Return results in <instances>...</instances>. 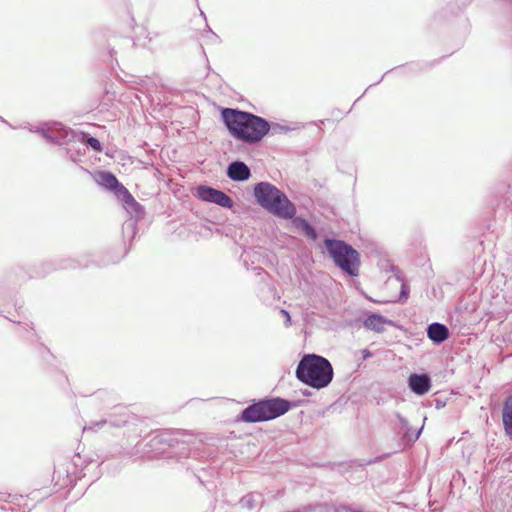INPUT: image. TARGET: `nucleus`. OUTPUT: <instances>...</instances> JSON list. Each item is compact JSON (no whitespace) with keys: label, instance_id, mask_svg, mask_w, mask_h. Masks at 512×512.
<instances>
[{"label":"nucleus","instance_id":"nucleus-10","mask_svg":"<svg viewBox=\"0 0 512 512\" xmlns=\"http://www.w3.org/2000/svg\"><path fill=\"white\" fill-rule=\"evenodd\" d=\"M117 198L121 201L127 213L131 216V221L126 223V226L134 229L136 222L142 219L145 215L144 207L134 199L128 189L122 191L121 196Z\"/></svg>","mask_w":512,"mask_h":512},{"label":"nucleus","instance_id":"nucleus-26","mask_svg":"<svg viewBox=\"0 0 512 512\" xmlns=\"http://www.w3.org/2000/svg\"><path fill=\"white\" fill-rule=\"evenodd\" d=\"M409 296V287L406 284L401 285L399 302H405Z\"/></svg>","mask_w":512,"mask_h":512},{"label":"nucleus","instance_id":"nucleus-16","mask_svg":"<svg viewBox=\"0 0 512 512\" xmlns=\"http://www.w3.org/2000/svg\"><path fill=\"white\" fill-rule=\"evenodd\" d=\"M395 417L399 421V426L397 427L398 433L402 434L403 439L408 443H414L421 435L423 430V426L418 429L415 435H410L411 426L406 418H404L400 413H395Z\"/></svg>","mask_w":512,"mask_h":512},{"label":"nucleus","instance_id":"nucleus-7","mask_svg":"<svg viewBox=\"0 0 512 512\" xmlns=\"http://www.w3.org/2000/svg\"><path fill=\"white\" fill-rule=\"evenodd\" d=\"M90 263L87 259L83 260H75V259H68L63 260L57 265L54 263H43L40 265V271L35 272V274H30L27 277L25 276V271L23 268L19 267L16 269H13L8 275V281L16 279V282H25L28 278H38V277H44L47 274H49L51 271L55 269H68V268H86L89 267Z\"/></svg>","mask_w":512,"mask_h":512},{"label":"nucleus","instance_id":"nucleus-3","mask_svg":"<svg viewBox=\"0 0 512 512\" xmlns=\"http://www.w3.org/2000/svg\"><path fill=\"white\" fill-rule=\"evenodd\" d=\"M29 131L35 132L46 139L48 142L63 146L64 144H80L92 148L95 152L102 151L100 141L89 134L76 132L61 123L54 122L52 124L43 123L37 127L30 126Z\"/></svg>","mask_w":512,"mask_h":512},{"label":"nucleus","instance_id":"nucleus-36","mask_svg":"<svg viewBox=\"0 0 512 512\" xmlns=\"http://www.w3.org/2000/svg\"><path fill=\"white\" fill-rule=\"evenodd\" d=\"M382 79H384V75L381 76V79H379V81H377V84H380V82H382Z\"/></svg>","mask_w":512,"mask_h":512},{"label":"nucleus","instance_id":"nucleus-38","mask_svg":"<svg viewBox=\"0 0 512 512\" xmlns=\"http://www.w3.org/2000/svg\"><path fill=\"white\" fill-rule=\"evenodd\" d=\"M382 79H384V75L381 76V79H379V81H377V84H380V82H382Z\"/></svg>","mask_w":512,"mask_h":512},{"label":"nucleus","instance_id":"nucleus-28","mask_svg":"<svg viewBox=\"0 0 512 512\" xmlns=\"http://www.w3.org/2000/svg\"><path fill=\"white\" fill-rule=\"evenodd\" d=\"M360 352L363 360L369 359L373 356L372 352L367 348L362 349Z\"/></svg>","mask_w":512,"mask_h":512},{"label":"nucleus","instance_id":"nucleus-27","mask_svg":"<svg viewBox=\"0 0 512 512\" xmlns=\"http://www.w3.org/2000/svg\"><path fill=\"white\" fill-rule=\"evenodd\" d=\"M134 44L135 43H134L133 39L130 37H125L122 39V45L126 48L133 47Z\"/></svg>","mask_w":512,"mask_h":512},{"label":"nucleus","instance_id":"nucleus-20","mask_svg":"<svg viewBox=\"0 0 512 512\" xmlns=\"http://www.w3.org/2000/svg\"><path fill=\"white\" fill-rule=\"evenodd\" d=\"M294 224L298 229H301L305 236L313 241L317 240L318 233L313 225L306 219L301 217H296L294 219Z\"/></svg>","mask_w":512,"mask_h":512},{"label":"nucleus","instance_id":"nucleus-15","mask_svg":"<svg viewBox=\"0 0 512 512\" xmlns=\"http://www.w3.org/2000/svg\"><path fill=\"white\" fill-rule=\"evenodd\" d=\"M391 321L379 313L371 312L365 318L363 325L365 328L375 331L377 333L385 330V325L390 324Z\"/></svg>","mask_w":512,"mask_h":512},{"label":"nucleus","instance_id":"nucleus-35","mask_svg":"<svg viewBox=\"0 0 512 512\" xmlns=\"http://www.w3.org/2000/svg\"><path fill=\"white\" fill-rule=\"evenodd\" d=\"M415 433H416V431H413V429L411 428L410 435L413 436V435H415Z\"/></svg>","mask_w":512,"mask_h":512},{"label":"nucleus","instance_id":"nucleus-29","mask_svg":"<svg viewBox=\"0 0 512 512\" xmlns=\"http://www.w3.org/2000/svg\"><path fill=\"white\" fill-rule=\"evenodd\" d=\"M281 313L284 315V318H286V326H289L291 323V316H290L289 312L285 309H282Z\"/></svg>","mask_w":512,"mask_h":512},{"label":"nucleus","instance_id":"nucleus-34","mask_svg":"<svg viewBox=\"0 0 512 512\" xmlns=\"http://www.w3.org/2000/svg\"><path fill=\"white\" fill-rule=\"evenodd\" d=\"M0 122L8 124V122L2 116H0Z\"/></svg>","mask_w":512,"mask_h":512},{"label":"nucleus","instance_id":"nucleus-5","mask_svg":"<svg viewBox=\"0 0 512 512\" xmlns=\"http://www.w3.org/2000/svg\"><path fill=\"white\" fill-rule=\"evenodd\" d=\"M256 202L269 213L282 219H292L296 207L286 194L269 182H259L253 191Z\"/></svg>","mask_w":512,"mask_h":512},{"label":"nucleus","instance_id":"nucleus-11","mask_svg":"<svg viewBox=\"0 0 512 512\" xmlns=\"http://www.w3.org/2000/svg\"><path fill=\"white\" fill-rule=\"evenodd\" d=\"M95 180L100 186L113 192L116 197H120L122 191H125L127 189L118 181L117 177L110 171L97 172Z\"/></svg>","mask_w":512,"mask_h":512},{"label":"nucleus","instance_id":"nucleus-4","mask_svg":"<svg viewBox=\"0 0 512 512\" xmlns=\"http://www.w3.org/2000/svg\"><path fill=\"white\" fill-rule=\"evenodd\" d=\"M295 406L290 400L281 397L254 399L237 415L236 421L242 423L266 422L284 415Z\"/></svg>","mask_w":512,"mask_h":512},{"label":"nucleus","instance_id":"nucleus-33","mask_svg":"<svg viewBox=\"0 0 512 512\" xmlns=\"http://www.w3.org/2000/svg\"><path fill=\"white\" fill-rule=\"evenodd\" d=\"M417 66H418L417 64L412 63V64H410L409 66H407L406 68H415V67H417Z\"/></svg>","mask_w":512,"mask_h":512},{"label":"nucleus","instance_id":"nucleus-32","mask_svg":"<svg viewBox=\"0 0 512 512\" xmlns=\"http://www.w3.org/2000/svg\"><path fill=\"white\" fill-rule=\"evenodd\" d=\"M31 495H32L31 499H33V500H34V499H36V497H37V492H32V493H31Z\"/></svg>","mask_w":512,"mask_h":512},{"label":"nucleus","instance_id":"nucleus-12","mask_svg":"<svg viewBox=\"0 0 512 512\" xmlns=\"http://www.w3.org/2000/svg\"><path fill=\"white\" fill-rule=\"evenodd\" d=\"M407 384L409 389L416 395L422 396L431 388V377L427 373H411L408 376Z\"/></svg>","mask_w":512,"mask_h":512},{"label":"nucleus","instance_id":"nucleus-6","mask_svg":"<svg viewBox=\"0 0 512 512\" xmlns=\"http://www.w3.org/2000/svg\"><path fill=\"white\" fill-rule=\"evenodd\" d=\"M324 246L335 266L351 277L359 275L360 254L343 240L325 238Z\"/></svg>","mask_w":512,"mask_h":512},{"label":"nucleus","instance_id":"nucleus-14","mask_svg":"<svg viewBox=\"0 0 512 512\" xmlns=\"http://www.w3.org/2000/svg\"><path fill=\"white\" fill-rule=\"evenodd\" d=\"M449 329L446 325L434 322L427 327V336L435 344H441L449 338Z\"/></svg>","mask_w":512,"mask_h":512},{"label":"nucleus","instance_id":"nucleus-37","mask_svg":"<svg viewBox=\"0 0 512 512\" xmlns=\"http://www.w3.org/2000/svg\"><path fill=\"white\" fill-rule=\"evenodd\" d=\"M382 79H384V75L381 76V79H379V81H377V84H380V82H382Z\"/></svg>","mask_w":512,"mask_h":512},{"label":"nucleus","instance_id":"nucleus-9","mask_svg":"<svg viewBox=\"0 0 512 512\" xmlns=\"http://www.w3.org/2000/svg\"><path fill=\"white\" fill-rule=\"evenodd\" d=\"M197 196L200 200L217 204L223 208L230 209L233 206L232 198L225 192L207 185H200L197 188Z\"/></svg>","mask_w":512,"mask_h":512},{"label":"nucleus","instance_id":"nucleus-19","mask_svg":"<svg viewBox=\"0 0 512 512\" xmlns=\"http://www.w3.org/2000/svg\"><path fill=\"white\" fill-rule=\"evenodd\" d=\"M65 155L74 163L80 162V157L85 154V148L80 144H64L60 146Z\"/></svg>","mask_w":512,"mask_h":512},{"label":"nucleus","instance_id":"nucleus-17","mask_svg":"<svg viewBox=\"0 0 512 512\" xmlns=\"http://www.w3.org/2000/svg\"><path fill=\"white\" fill-rule=\"evenodd\" d=\"M502 423L505 434L512 439V395L508 396L504 401Z\"/></svg>","mask_w":512,"mask_h":512},{"label":"nucleus","instance_id":"nucleus-22","mask_svg":"<svg viewBox=\"0 0 512 512\" xmlns=\"http://www.w3.org/2000/svg\"><path fill=\"white\" fill-rule=\"evenodd\" d=\"M335 512H363V510L355 504H340L335 507Z\"/></svg>","mask_w":512,"mask_h":512},{"label":"nucleus","instance_id":"nucleus-24","mask_svg":"<svg viewBox=\"0 0 512 512\" xmlns=\"http://www.w3.org/2000/svg\"><path fill=\"white\" fill-rule=\"evenodd\" d=\"M121 257L120 256H112L110 255V253H107L103 258L102 260L97 263V265L99 267H104V266H108L110 264H115V263H118L120 261Z\"/></svg>","mask_w":512,"mask_h":512},{"label":"nucleus","instance_id":"nucleus-2","mask_svg":"<svg viewBox=\"0 0 512 512\" xmlns=\"http://www.w3.org/2000/svg\"><path fill=\"white\" fill-rule=\"evenodd\" d=\"M296 378L303 384L320 390L333 380L334 371L330 361L314 353L305 354L297 364Z\"/></svg>","mask_w":512,"mask_h":512},{"label":"nucleus","instance_id":"nucleus-8","mask_svg":"<svg viewBox=\"0 0 512 512\" xmlns=\"http://www.w3.org/2000/svg\"><path fill=\"white\" fill-rule=\"evenodd\" d=\"M149 447L151 450L162 449L167 447H176L180 443L186 444L189 442L187 437H191L186 431L183 430H157L150 435Z\"/></svg>","mask_w":512,"mask_h":512},{"label":"nucleus","instance_id":"nucleus-1","mask_svg":"<svg viewBox=\"0 0 512 512\" xmlns=\"http://www.w3.org/2000/svg\"><path fill=\"white\" fill-rule=\"evenodd\" d=\"M221 117L229 133L244 143L256 144L270 132L268 120L247 111L222 108Z\"/></svg>","mask_w":512,"mask_h":512},{"label":"nucleus","instance_id":"nucleus-30","mask_svg":"<svg viewBox=\"0 0 512 512\" xmlns=\"http://www.w3.org/2000/svg\"><path fill=\"white\" fill-rule=\"evenodd\" d=\"M381 458L382 457H377L375 459H371V460L365 461L361 465H369V464L375 463V462L379 461Z\"/></svg>","mask_w":512,"mask_h":512},{"label":"nucleus","instance_id":"nucleus-25","mask_svg":"<svg viewBox=\"0 0 512 512\" xmlns=\"http://www.w3.org/2000/svg\"><path fill=\"white\" fill-rule=\"evenodd\" d=\"M108 424L107 419H101L99 421L91 422L89 425L84 426L83 431H97Z\"/></svg>","mask_w":512,"mask_h":512},{"label":"nucleus","instance_id":"nucleus-21","mask_svg":"<svg viewBox=\"0 0 512 512\" xmlns=\"http://www.w3.org/2000/svg\"><path fill=\"white\" fill-rule=\"evenodd\" d=\"M128 419H129V415L125 411L122 413H119V414L114 413V414L110 415L109 418H107L108 423L114 427H121V426L125 425L128 422Z\"/></svg>","mask_w":512,"mask_h":512},{"label":"nucleus","instance_id":"nucleus-13","mask_svg":"<svg viewBox=\"0 0 512 512\" xmlns=\"http://www.w3.org/2000/svg\"><path fill=\"white\" fill-rule=\"evenodd\" d=\"M227 176L237 182H243L251 176L250 168L242 161L231 162L227 167Z\"/></svg>","mask_w":512,"mask_h":512},{"label":"nucleus","instance_id":"nucleus-31","mask_svg":"<svg viewBox=\"0 0 512 512\" xmlns=\"http://www.w3.org/2000/svg\"><path fill=\"white\" fill-rule=\"evenodd\" d=\"M33 506H28L27 504H25V510L24 512H28L32 509Z\"/></svg>","mask_w":512,"mask_h":512},{"label":"nucleus","instance_id":"nucleus-23","mask_svg":"<svg viewBox=\"0 0 512 512\" xmlns=\"http://www.w3.org/2000/svg\"><path fill=\"white\" fill-rule=\"evenodd\" d=\"M270 126H271L270 132L272 135L285 134L292 130L289 126L282 125L279 123H270Z\"/></svg>","mask_w":512,"mask_h":512},{"label":"nucleus","instance_id":"nucleus-18","mask_svg":"<svg viewBox=\"0 0 512 512\" xmlns=\"http://www.w3.org/2000/svg\"><path fill=\"white\" fill-rule=\"evenodd\" d=\"M263 502V497L260 493H249L243 496L239 502L241 508L248 512L260 509Z\"/></svg>","mask_w":512,"mask_h":512}]
</instances>
